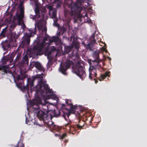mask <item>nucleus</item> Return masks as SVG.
<instances>
[{"instance_id": "f257e3e1", "label": "nucleus", "mask_w": 147, "mask_h": 147, "mask_svg": "<svg viewBox=\"0 0 147 147\" xmlns=\"http://www.w3.org/2000/svg\"><path fill=\"white\" fill-rule=\"evenodd\" d=\"M48 93L46 95H43L40 92L37 95V118L40 120H42L44 123L49 127L55 129V125L51 121L52 116L51 114H47L45 111L48 109L47 102L45 97L47 96Z\"/></svg>"}, {"instance_id": "f03ea898", "label": "nucleus", "mask_w": 147, "mask_h": 147, "mask_svg": "<svg viewBox=\"0 0 147 147\" xmlns=\"http://www.w3.org/2000/svg\"><path fill=\"white\" fill-rule=\"evenodd\" d=\"M37 71L42 72L41 74H37V95L40 92L43 95H46L47 93H49L50 95H52L53 92L52 89L50 88L48 84L46 83V82L44 79L45 77L44 74L45 69L42 65L38 61Z\"/></svg>"}, {"instance_id": "7ed1b4c3", "label": "nucleus", "mask_w": 147, "mask_h": 147, "mask_svg": "<svg viewBox=\"0 0 147 147\" xmlns=\"http://www.w3.org/2000/svg\"><path fill=\"white\" fill-rule=\"evenodd\" d=\"M38 3L37 0V3ZM45 9H43L40 11L39 7L37 5V19L39 18H41L39 20L38 22H37V28L39 32L41 31V33L39 36H37V39L39 38L40 37H42L43 35H45L47 33V28L46 26H44H44L45 15Z\"/></svg>"}, {"instance_id": "20e7f679", "label": "nucleus", "mask_w": 147, "mask_h": 147, "mask_svg": "<svg viewBox=\"0 0 147 147\" xmlns=\"http://www.w3.org/2000/svg\"><path fill=\"white\" fill-rule=\"evenodd\" d=\"M83 63L81 61H78L75 64L74 69H73L74 73L82 80L86 76V72L84 70V67Z\"/></svg>"}, {"instance_id": "39448f33", "label": "nucleus", "mask_w": 147, "mask_h": 147, "mask_svg": "<svg viewBox=\"0 0 147 147\" xmlns=\"http://www.w3.org/2000/svg\"><path fill=\"white\" fill-rule=\"evenodd\" d=\"M93 57L94 59L93 62L96 63V64L92 66V70L95 73V76H97V70H99L100 69H102V67L101 66V64H100V63L101 61V60L99 59V53L95 51L93 53Z\"/></svg>"}, {"instance_id": "423d86ee", "label": "nucleus", "mask_w": 147, "mask_h": 147, "mask_svg": "<svg viewBox=\"0 0 147 147\" xmlns=\"http://www.w3.org/2000/svg\"><path fill=\"white\" fill-rule=\"evenodd\" d=\"M22 2L20 3L19 6L20 8V14H16L14 16L15 19H17L18 20V24L21 26L22 28H24L25 25L24 24L23 18L24 17V11L22 10Z\"/></svg>"}, {"instance_id": "0eeeda50", "label": "nucleus", "mask_w": 147, "mask_h": 147, "mask_svg": "<svg viewBox=\"0 0 147 147\" xmlns=\"http://www.w3.org/2000/svg\"><path fill=\"white\" fill-rule=\"evenodd\" d=\"M78 122V124L74 126H71L68 123L66 124L65 125V127L67 128H68L69 129L70 132H71L72 134H74L76 132V131L77 129H81L84 126L85 123L84 121L79 119Z\"/></svg>"}, {"instance_id": "6e6552de", "label": "nucleus", "mask_w": 147, "mask_h": 147, "mask_svg": "<svg viewBox=\"0 0 147 147\" xmlns=\"http://www.w3.org/2000/svg\"><path fill=\"white\" fill-rule=\"evenodd\" d=\"M71 40L73 39V41L72 43V47L70 46L68 47L65 50V51L68 53L70 52L72 47H74L75 49L78 50L80 46V42L78 41L77 39L74 36H71Z\"/></svg>"}, {"instance_id": "1a4fd4ad", "label": "nucleus", "mask_w": 147, "mask_h": 147, "mask_svg": "<svg viewBox=\"0 0 147 147\" xmlns=\"http://www.w3.org/2000/svg\"><path fill=\"white\" fill-rule=\"evenodd\" d=\"M83 9L82 8L79 6L77 3H74L71 6V10L72 14H78L79 16L81 15L82 17V15L81 14V11Z\"/></svg>"}, {"instance_id": "9d476101", "label": "nucleus", "mask_w": 147, "mask_h": 147, "mask_svg": "<svg viewBox=\"0 0 147 147\" xmlns=\"http://www.w3.org/2000/svg\"><path fill=\"white\" fill-rule=\"evenodd\" d=\"M65 66L61 65L59 68L60 71L64 75H66V71L69 68L71 65H74L73 62L70 60H67L65 63Z\"/></svg>"}, {"instance_id": "9b49d317", "label": "nucleus", "mask_w": 147, "mask_h": 147, "mask_svg": "<svg viewBox=\"0 0 147 147\" xmlns=\"http://www.w3.org/2000/svg\"><path fill=\"white\" fill-rule=\"evenodd\" d=\"M36 78L37 77L35 76L32 77L31 78H28L27 80L28 85H27L26 86H24L23 87L24 90H26L27 91H28L29 86H30L31 90H32V88L33 86L34 81L36 80Z\"/></svg>"}, {"instance_id": "f8f14e48", "label": "nucleus", "mask_w": 147, "mask_h": 147, "mask_svg": "<svg viewBox=\"0 0 147 147\" xmlns=\"http://www.w3.org/2000/svg\"><path fill=\"white\" fill-rule=\"evenodd\" d=\"M34 44L33 47L28 50V52L30 53V56L33 58L37 56V42L36 40L34 41Z\"/></svg>"}, {"instance_id": "ddd939ff", "label": "nucleus", "mask_w": 147, "mask_h": 147, "mask_svg": "<svg viewBox=\"0 0 147 147\" xmlns=\"http://www.w3.org/2000/svg\"><path fill=\"white\" fill-rule=\"evenodd\" d=\"M91 37L92 39L90 40L88 44L87 45L84 44V45L85 47L92 51L93 49V46L96 42V40L94 39V34L92 35Z\"/></svg>"}, {"instance_id": "4468645a", "label": "nucleus", "mask_w": 147, "mask_h": 147, "mask_svg": "<svg viewBox=\"0 0 147 147\" xmlns=\"http://www.w3.org/2000/svg\"><path fill=\"white\" fill-rule=\"evenodd\" d=\"M77 106L76 105L73 106V107H70V109L69 110L68 113H64L62 115V116L67 121V119L66 118L67 116L69 118V116L71 114H74L75 113V110L76 109Z\"/></svg>"}, {"instance_id": "2eb2a0df", "label": "nucleus", "mask_w": 147, "mask_h": 147, "mask_svg": "<svg viewBox=\"0 0 147 147\" xmlns=\"http://www.w3.org/2000/svg\"><path fill=\"white\" fill-rule=\"evenodd\" d=\"M4 71L5 73L9 74L10 75V76H11L14 80L15 79V68L14 67H11L10 69L9 68H7L5 69Z\"/></svg>"}, {"instance_id": "dca6fc26", "label": "nucleus", "mask_w": 147, "mask_h": 147, "mask_svg": "<svg viewBox=\"0 0 147 147\" xmlns=\"http://www.w3.org/2000/svg\"><path fill=\"white\" fill-rule=\"evenodd\" d=\"M45 45L44 42H42L39 45L38 42H37V55H41L43 54L44 52L43 49L45 47Z\"/></svg>"}, {"instance_id": "f3484780", "label": "nucleus", "mask_w": 147, "mask_h": 147, "mask_svg": "<svg viewBox=\"0 0 147 147\" xmlns=\"http://www.w3.org/2000/svg\"><path fill=\"white\" fill-rule=\"evenodd\" d=\"M1 45L4 51L7 50L10 47L9 42L6 40L3 42L1 43Z\"/></svg>"}, {"instance_id": "a211bd4d", "label": "nucleus", "mask_w": 147, "mask_h": 147, "mask_svg": "<svg viewBox=\"0 0 147 147\" xmlns=\"http://www.w3.org/2000/svg\"><path fill=\"white\" fill-rule=\"evenodd\" d=\"M109 73L110 72H107L104 74H101L100 76L98 78L99 80L100 81H101L106 77H109Z\"/></svg>"}, {"instance_id": "6ab92c4d", "label": "nucleus", "mask_w": 147, "mask_h": 147, "mask_svg": "<svg viewBox=\"0 0 147 147\" xmlns=\"http://www.w3.org/2000/svg\"><path fill=\"white\" fill-rule=\"evenodd\" d=\"M69 56L73 60L78 58V57L77 52L75 53L74 51L72 52L71 53L69 54Z\"/></svg>"}, {"instance_id": "aec40b11", "label": "nucleus", "mask_w": 147, "mask_h": 147, "mask_svg": "<svg viewBox=\"0 0 147 147\" xmlns=\"http://www.w3.org/2000/svg\"><path fill=\"white\" fill-rule=\"evenodd\" d=\"M67 29L63 27L61 28L59 30V32L57 34L58 36H60L61 35H62L66 31Z\"/></svg>"}, {"instance_id": "412c9836", "label": "nucleus", "mask_w": 147, "mask_h": 147, "mask_svg": "<svg viewBox=\"0 0 147 147\" xmlns=\"http://www.w3.org/2000/svg\"><path fill=\"white\" fill-rule=\"evenodd\" d=\"M60 40L58 36L57 37L53 36L49 39V41L50 42H57Z\"/></svg>"}, {"instance_id": "4be33fe9", "label": "nucleus", "mask_w": 147, "mask_h": 147, "mask_svg": "<svg viewBox=\"0 0 147 147\" xmlns=\"http://www.w3.org/2000/svg\"><path fill=\"white\" fill-rule=\"evenodd\" d=\"M57 11L55 9L51 12H49V15L51 18H55L57 17Z\"/></svg>"}, {"instance_id": "5701e85b", "label": "nucleus", "mask_w": 147, "mask_h": 147, "mask_svg": "<svg viewBox=\"0 0 147 147\" xmlns=\"http://www.w3.org/2000/svg\"><path fill=\"white\" fill-rule=\"evenodd\" d=\"M31 4L33 6H35L34 11L36 14H37V2L36 0H30Z\"/></svg>"}, {"instance_id": "b1692460", "label": "nucleus", "mask_w": 147, "mask_h": 147, "mask_svg": "<svg viewBox=\"0 0 147 147\" xmlns=\"http://www.w3.org/2000/svg\"><path fill=\"white\" fill-rule=\"evenodd\" d=\"M37 100L36 99H33L32 101L27 103V104H30L31 106H34L36 105Z\"/></svg>"}, {"instance_id": "393cba45", "label": "nucleus", "mask_w": 147, "mask_h": 147, "mask_svg": "<svg viewBox=\"0 0 147 147\" xmlns=\"http://www.w3.org/2000/svg\"><path fill=\"white\" fill-rule=\"evenodd\" d=\"M34 111L35 113L34 114V119H33L32 120V123H33L34 124H36L37 123L36 121V117H37V113H36V111L37 110L36 108L33 107Z\"/></svg>"}, {"instance_id": "a878e982", "label": "nucleus", "mask_w": 147, "mask_h": 147, "mask_svg": "<svg viewBox=\"0 0 147 147\" xmlns=\"http://www.w3.org/2000/svg\"><path fill=\"white\" fill-rule=\"evenodd\" d=\"M7 27H6L5 28L3 29L1 31V35L3 37H4L5 36L6 32L7 31Z\"/></svg>"}, {"instance_id": "bb28decb", "label": "nucleus", "mask_w": 147, "mask_h": 147, "mask_svg": "<svg viewBox=\"0 0 147 147\" xmlns=\"http://www.w3.org/2000/svg\"><path fill=\"white\" fill-rule=\"evenodd\" d=\"M37 125L39 127V129H41L43 131H45L47 129V128H45V125H41L38 123H37Z\"/></svg>"}, {"instance_id": "cd10ccee", "label": "nucleus", "mask_w": 147, "mask_h": 147, "mask_svg": "<svg viewBox=\"0 0 147 147\" xmlns=\"http://www.w3.org/2000/svg\"><path fill=\"white\" fill-rule=\"evenodd\" d=\"M22 61L24 63L28 64V57L26 56H24L22 58Z\"/></svg>"}, {"instance_id": "c85d7f7f", "label": "nucleus", "mask_w": 147, "mask_h": 147, "mask_svg": "<svg viewBox=\"0 0 147 147\" xmlns=\"http://www.w3.org/2000/svg\"><path fill=\"white\" fill-rule=\"evenodd\" d=\"M44 52L47 56L51 55V51H49V48L48 47H46V48Z\"/></svg>"}, {"instance_id": "c756f323", "label": "nucleus", "mask_w": 147, "mask_h": 147, "mask_svg": "<svg viewBox=\"0 0 147 147\" xmlns=\"http://www.w3.org/2000/svg\"><path fill=\"white\" fill-rule=\"evenodd\" d=\"M92 69L91 70H90L89 71V77L90 79H92V75H94V76L95 77H96L97 76H95V73L94 72V71L92 70Z\"/></svg>"}, {"instance_id": "7c9ffc66", "label": "nucleus", "mask_w": 147, "mask_h": 147, "mask_svg": "<svg viewBox=\"0 0 147 147\" xmlns=\"http://www.w3.org/2000/svg\"><path fill=\"white\" fill-rule=\"evenodd\" d=\"M66 103L67 105H69L70 106V107H73V105L71 101V100H66Z\"/></svg>"}, {"instance_id": "2f4dec72", "label": "nucleus", "mask_w": 147, "mask_h": 147, "mask_svg": "<svg viewBox=\"0 0 147 147\" xmlns=\"http://www.w3.org/2000/svg\"><path fill=\"white\" fill-rule=\"evenodd\" d=\"M53 62L52 59L51 58L50 60H49L47 63V67H50V66L52 65Z\"/></svg>"}, {"instance_id": "473e14b6", "label": "nucleus", "mask_w": 147, "mask_h": 147, "mask_svg": "<svg viewBox=\"0 0 147 147\" xmlns=\"http://www.w3.org/2000/svg\"><path fill=\"white\" fill-rule=\"evenodd\" d=\"M24 145L20 141H19L17 145L15 147H24Z\"/></svg>"}, {"instance_id": "72a5a7b5", "label": "nucleus", "mask_w": 147, "mask_h": 147, "mask_svg": "<svg viewBox=\"0 0 147 147\" xmlns=\"http://www.w3.org/2000/svg\"><path fill=\"white\" fill-rule=\"evenodd\" d=\"M71 19L70 18H69L68 19L66 20V25L67 26V27L69 29H70V26L69 25V23L70 22Z\"/></svg>"}, {"instance_id": "f704fd0d", "label": "nucleus", "mask_w": 147, "mask_h": 147, "mask_svg": "<svg viewBox=\"0 0 147 147\" xmlns=\"http://www.w3.org/2000/svg\"><path fill=\"white\" fill-rule=\"evenodd\" d=\"M61 115L60 112L59 110L57 111H55L54 114V116L56 117H58Z\"/></svg>"}, {"instance_id": "c9c22d12", "label": "nucleus", "mask_w": 147, "mask_h": 147, "mask_svg": "<svg viewBox=\"0 0 147 147\" xmlns=\"http://www.w3.org/2000/svg\"><path fill=\"white\" fill-rule=\"evenodd\" d=\"M36 33V30H32L31 32H30V35L31 36H33L34 34Z\"/></svg>"}, {"instance_id": "e433bc0d", "label": "nucleus", "mask_w": 147, "mask_h": 147, "mask_svg": "<svg viewBox=\"0 0 147 147\" xmlns=\"http://www.w3.org/2000/svg\"><path fill=\"white\" fill-rule=\"evenodd\" d=\"M66 136L67 135L66 134L64 133L60 136V139H63L65 138Z\"/></svg>"}, {"instance_id": "4c0bfd02", "label": "nucleus", "mask_w": 147, "mask_h": 147, "mask_svg": "<svg viewBox=\"0 0 147 147\" xmlns=\"http://www.w3.org/2000/svg\"><path fill=\"white\" fill-rule=\"evenodd\" d=\"M48 8L49 9V12H51L53 10H54L55 9H53V7L51 6H49L48 7Z\"/></svg>"}, {"instance_id": "58836bf2", "label": "nucleus", "mask_w": 147, "mask_h": 147, "mask_svg": "<svg viewBox=\"0 0 147 147\" xmlns=\"http://www.w3.org/2000/svg\"><path fill=\"white\" fill-rule=\"evenodd\" d=\"M30 18L34 20H35L36 19V17L34 15L31 14L30 16Z\"/></svg>"}, {"instance_id": "ea45409f", "label": "nucleus", "mask_w": 147, "mask_h": 147, "mask_svg": "<svg viewBox=\"0 0 147 147\" xmlns=\"http://www.w3.org/2000/svg\"><path fill=\"white\" fill-rule=\"evenodd\" d=\"M36 86L35 87H33H33H32V90H31L32 91H34L35 92V93H37V89L36 88Z\"/></svg>"}, {"instance_id": "a19ab883", "label": "nucleus", "mask_w": 147, "mask_h": 147, "mask_svg": "<svg viewBox=\"0 0 147 147\" xmlns=\"http://www.w3.org/2000/svg\"><path fill=\"white\" fill-rule=\"evenodd\" d=\"M53 25L57 27H59V24L57 23V22H54Z\"/></svg>"}, {"instance_id": "79ce46f5", "label": "nucleus", "mask_w": 147, "mask_h": 147, "mask_svg": "<svg viewBox=\"0 0 147 147\" xmlns=\"http://www.w3.org/2000/svg\"><path fill=\"white\" fill-rule=\"evenodd\" d=\"M17 25V24L16 23H14L11 25V28H14Z\"/></svg>"}, {"instance_id": "37998d69", "label": "nucleus", "mask_w": 147, "mask_h": 147, "mask_svg": "<svg viewBox=\"0 0 147 147\" xmlns=\"http://www.w3.org/2000/svg\"><path fill=\"white\" fill-rule=\"evenodd\" d=\"M29 120H28L27 118H26V123L27 124L30 125V124L29 123Z\"/></svg>"}, {"instance_id": "c03bdc74", "label": "nucleus", "mask_w": 147, "mask_h": 147, "mask_svg": "<svg viewBox=\"0 0 147 147\" xmlns=\"http://www.w3.org/2000/svg\"><path fill=\"white\" fill-rule=\"evenodd\" d=\"M53 18L54 19V20H53L54 22H57L58 20L57 17H56V18Z\"/></svg>"}, {"instance_id": "a18cd8bd", "label": "nucleus", "mask_w": 147, "mask_h": 147, "mask_svg": "<svg viewBox=\"0 0 147 147\" xmlns=\"http://www.w3.org/2000/svg\"><path fill=\"white\" fill-rule=\"evenodd\" d=\"M27 45H28L29 44L30 42V40L29 38H28L27 40Z\"/></svg>"}, {"instance_id": "49530a36", "label": "nucleus", "mask_w": 147, "mask_h": 147, "mask_svg": "<svg viewBox=\"0 0 147 147\" xmlns=\"http://www.w3.org/2000/svg\"><path fill=\"white\" fill-rule=\"evenodd\" d=\"M47 56V58L49 60H50L51 58L52 59V57H51V55H48Z\"/></svg>"}, {"instance_id": "de8ad7c7", "label": "nucleus", "mask_w": 147, "mask_h": 147, "mask_svg": "<svg viewBox=\"0 0 147 147\" xmlns=\"http://www.w3.org/2000/svg\"><path fill=\"white\" fill-rule=\"evenodd\" d=\"M18 80H22L23 78H21L20 76H18L17 78Z\"/></svg>"}, {"instance_id": "09e8293b", "label": "nucleus", "mask_w": 147, "mask_h": 147, "mask_svg": "<svg viewBox=\"0 0 147 147\" xmlns=\"http://www.w3.org/2000/svg\"><path fill=\"white\" fill-rule=\"evenodd\" d=\"M59 0H54L53 1V3H56L59 2Z\"/></svg>"}, {"instance_id": "8fccbe9b", "label": "nucleus", "mask_w": 147, "mask_h": 147, "mask_svg": "<svg viewBox=\"0 0 147 147\" xmlns=\"http://www.w3.org/2000/svg\"><path fill=\"white\" fill-rule=\"evenodd\" d=\"M61 6V5L59 3H58L57 4V7H60Z\"/></svg>"}, {"instance_id": "3c124183", "label": "nucleus", "mask_w": 147, "mask_h": 147, "mask_svg": "<svg viewBox=\"0 0 147 147\" xmlns=\"http://www.w3.org/2000/svg\"><path fill=\"white\" fill-rule=\"evenodd\" d=\"M43 40L45 41H46L47 40V38L46 37H44L43 38Z\"/></svg>"}, {"instance_id": "603ef678", "label": "nucleus", "mask_w": 147, "mask_h": 147, "mask_svg": "<svg viewBox=\"0 0 147 147\" xmlns=\"http://www.w3.org/2000/svg\"><path fill=\"white\" fill-rule=\"evenodd\" d=\"M94 80H95V83L96 84L97 83V82H98V81H96L95 78H94Z\"/></svg>"}, {"instance_id": "864d4df0", "label": "nucleus", "mask_w": 147, "mask_h": 147, "mask_svg": "<svg viewBox=\"0 0 147 147\" xmlns=\"http://www.w3.org/2000/svg\"><path fill=\"white\" fill-rule=\"evenodd\" d=\"M36 22H35V29L36 28Z\"/></svg>"}, {"instance_id": "5fc2aeb1", "label": "nucleus", "mask_w": 147, "mask_h": 147, "mask_svg": "<svg viewBox=\"0 0 147 147\" xmlns=\"http://www.w3.org/2000/svg\"><path fill=\"white\" fill-rule=\"evenodd\" d=\"M62 107H64L65 106V105L64 104H62Z\"/></svg>"}, {"instance_id": "6e6d98bb", "label": "nucleus", "mask_w": 147, "mask_h": 147, "mask_svg": "<svg viewBox=\"0 0 147 147\" xmlns=\"http://www.w3.org/2000/svg\"><path fill=\"white\" fill-rule=\"evenodd\" d=\"M65 143H66L67 142H68V140H65Z\"/></svg>"}, {"instance_id": "4d7b16f0", "label": "nucleus", "mask_w": 147, "mask_h": 147, "mask_svg": "<svg viewBox=\"0 0 147 147\" xmlns=\"http://www.w3.org/2000/svg\"><path fill=\"white\" fill-rule=\"evenodd\" d=\"M85 16L87 17V15L86 13L85 14Z\"/></svg>"}, {"instance_id": "13d9d810", "label": "nucleus", "mask_w": 147, "mask_h": 147, "mask_svg": "<svg viewBox=\"0 0 147 147\" xmlns=\"http://www.w3.org/2000/svg\"><path fill=\"white\" fill-rule=\"evenodd\" d=\"M108 58L109 59V60H111V58L110 57H108Z\"/></svg>"}, {"instance_id": "bf43d9fd", "label": "nucleus", "mask_w": 147, "mask_h": 147, "mask_svg": "<svg viewBox=\"0 0 147 147\" xmlns=\"http://www.w3.org/2000/svg\"><path fill=\"white\" fill-rule=\"evenodd\" d=\"M35 67H36V68H37V65H36V66H35Z\"/></svg>"}, {"instance_id": "052dcab7", "label": "nucleus", "mask_w": 147, "mask_h": 147, "mask_svg": "<svg viewBox=\"0 0 147 147\" xmlns=\"http://www.w3.org/2000/svg\"><path fill=\"white\" fill-rule=\"evenodd\" d=\"M5 53H6V52H5V53H4V55H5Z\"/></svg>"}, {"instance_id": "680f3d73", "label": "nucleus", "mask_w": 147, "mask_h": 147, "mask_svg": "<svg viewBox=\"0 0 147 147\" xmlns=\"http://www.w3.org/2000/svg\"><path fill=\"white\" fill-rule=\"evenodd\" d=\"M52 0H50V1H51Z\"/></svg>"}, {"instance_id": "e2e57ef3", "label": "nucleus", "mask_w": 147, "mask_h": 147, "mask_svg": "<svg viewBox=\"0 0 147 147\" xmlns=\"http://www.w3.org/2000/svg\"><path fill=\"white\" fill-rule=\"evenodd\" d=\"M105 45H106V44L105 43H104Z\"/></svg>"}, {"instance_id": "0e129e2a", "label": "nucleus", "mask_w": 147, "mask_h": 147, "mask_svg": "<svg viewBox=\"0 0 147 147\" xmlns=\"http://www.w3.org/2000/svg\"><path fill=\"white\" fill-rule=\"evenodd\" d=\"M77 0V1H78V0Z\"/></svg>"}]
</instances>
